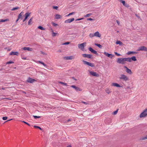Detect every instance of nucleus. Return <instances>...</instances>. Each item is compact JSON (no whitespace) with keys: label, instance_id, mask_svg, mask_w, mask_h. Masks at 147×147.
<instances>
[{"label":"nucleus","instance_id":"1","mask_svg":"<svg viewBox=\"0 0 147 147\" xmlns=\"http://www.w3.org/2000/svg\"><path fill=\"white\" fill-rule=\"evenodd\" d=\"M119 78L120 80H122L125 81H126L129 80L128 78L124 74H121L120 77H119Z\"/></svg>","mask_w":147,"mask_h":147},{"label":"nucleus","instance_id":"2","mask_svg":"<svg viewBox=\"0 0 147 147\" xmlns=\"http://www.w3.org/2000/svg\"><path fill=\"white\" fill-rule=\"evenodd\" d=\"M147 115V108L145 109L143 112H142L140 115V118L143 117H146Z\"/></svg>","mask_w":147,"mask_h":147},{"label":"nucleus","instance_id":"3","mask_svg":"<svg viewBox=\"0 0 147 147\" xmlns=\"http://www.w3.org/2000/svg\"><path fill=\"white\" fill-rule=\"evenodd\" d=\"M124 58H118L117 61V62L123 65L125 64V61Z\"/></svg>","mask_w":147,"mask_h":147},{"label":"nucleus","instance_id":"4","mask_svg":"<svg viewBox=\"0 0 147 147\" xmlns=\"http://www.w3.org/2000/svg\"><path fill=\"white\" fill-rule=\"evenodd\" d=\"M82 61L83 62L84 64L87 65L91 67H93L95 66L94 64L93 63H91L85 60H83Z\"/></svg>","mask_w":147,"mask_h":147},{"label":"nucleus","instance_id":"5","mask_svg":"<svg viewBox=\"0 0 147 147\" xmlns=\"http://www.w3.org/2000/svg\"><path fill=\"white\" fill-rule=\"evenodd\" d=\"M147 51V48L144 46H140L137 49V51Z\"/></svg>","mask_w":147,"mask_h":147},{"label":"nucleus","instance_id":"6","mask_svg":"<svg viewBox=\"0 0 147 147\" xmlns=\"http://www.w3.org/2000/svg\"><path fill=\"white\" fill-rule=\"evenodd\" d=\"M35 81L36 80L35 79L30 77H29L26 80L27 82L31 83H32Z\"/></svg>","mask_w":147,"mask_h":147},{"label":"nucleus","instance_id":"7","mask_svg":"<svg viewBox=\"0 0 147 147\" xmlns=\"http://www.w3.org/2000/svg\"><path fill=\"white\" fill-rule=\"evenodd\" d=\"M86 43L85 42L81 44H79L78 45V48L80 49H81L82 50L84 48V47L85 46L84 45H86Z\"/></svg>","mask_w":147,"mask_h":147},{"label":"nucleus","instance_id":"8","mask_svg":"<svg viewBox=\"0 0 147 147\" xmlns=\"http://www.w3.org/2000/svg\"><path fill=\"white\" fill-rule=\"evenodd\" d=\"M82 56L84 57H87L88 58L92 59V55L91 54H83Z\"/></svg>","mask_w":147,"mask_h":147},{"label":"nucleus","instance_id":"9","mask_svg":"<svg viewBox=\"0 0 147 147\" xmlns=\"http://www.w3.org/2000/svg\"><path fill=\"white\" fill-rule=\"evenodd\" d=\"M90 73L91 75L94 76L98 77L99 76L98 74H97L96 72H94L92 71H90Z\"/></svg>","mask_w":147,"mask_h":147},{"label":"nucleus","instance_id":"10","mask_svg":"<svg viewBox=\"0 0 147 147\" xmlns=\"http://www.w3.org/2000/svg\"><path fill=\"white\" fill-rule=\"evenodd\" d=\"M71 86V87L74 88V89H75V90L77 91H81L82 90V89L81 88H80L76 86L75 85H73Z\"/></svg>","mask_w":147,"mask_h":147},{"label":"nucleus","instance_id":"11","mask_svg":"<svg viewBox=\"0 0 147 147\" xmlns=\"http://www.w3.org/2000/svg\"><path fill=\"white\" fill-rule=\"evenodd\" d=\"M30 13L27 12L25 14V18L23 20V22H25L27 19L28 17L30 16Z\"/></svg>","mask_w":147,"mask_h":147},{"label":"nucleus","instance_id":"12","mask_svg":"<svg viewBox=\"0 0 147 147\" xmlns=\"http://www.w3.org/2000/svg\"><path fill=\"white\" fill-rule=\"evenodd\" d=\"M88 49L90 51L93 53L94 54L96 55L98 54L97 52L96 51L94 50L92 47H89Z\"/></svg>","mask_w":147,"mask_h":147},{"label":"nucleus","instance_id":"13","mask_svg":"<svg viewBox=\"0 0 147 147\" xmlns=\"http://www.w3.org/2000/svg\"><path fill=\"white\" fill-rule=\"evenodd\" d=\"M74 20V19L72 18L71 19H69L65 20V23H70Z\"/></svg>","mask_w":147,"mask_h":147},{"label":"nucleus","instance_id":"14","mask_svg":"<svg viewBox=\"0 0 147 147\" xmlns=\"http://www.w3.org/2000/svg\"><path fill=\"white\" fill-rule=\"evenodd\" d=\"M74 58V57L73 56L65 57H64V59L66 60H71Z\"/></svg>","mask_w":147,"mask_h":147},{"label":"nucleus","instance_id":"15","mask_svg":"<svg viewBox=\"0 0 147 147\" xmlns=\"http://www.w3.org/2000/svg\"><path fill=\"white\" fill-rule=\"evenodd\" d=\"M104 54L106 56H107L108 57H110L111 58H112L114 56L113 55H112L111 54H109L108 53L106 52H105L104 53Z\"/></svg>","mask_w":147,"mask_h":147},{"label":"nucleus","instance_id":"16","mask_svg":"<svg viewBox=\"0 0 147 147\" xmlns=\"http://www.w3.org/2000/svg\"><path fill=\"white\" fill-rule=\"evenodd\" d=\"M19 55V53L18 52H11L9 54L10 55H16L18 56Z\"/></svg>","mask_w":147,"mask_h":147},{"label":"nucleus","instance_id":"17","mask_svg":"<svg viewBox=\"0 0 147 147\" xmlns=\"http://www.w3.org/2000/svg\"><path fill=\"white\" fill-rule=\"evenodd\" d=\"M138 52L136 51H128L127 53V54L128 55H129L131 54H136L138 53Z\"/></svg>","mask_w":147,"mask_h":147},{"label":"nucleus","instance_id":"18","mask_svg":"<svg viewBox=\"0 0 147 147\" xmlns=\"http://www.w3.org/2000/svg\"><path fill=\"white\" fill-rule=\"evenodd\" d=\"M112 86H116L118 87H122V86H121L117 83H113L112 84Z\"/></svg>","mask_w":147,"mask_h":147},{"label":"nucleus","instance_id":"19","mask_svg":"<svg viewBox=\"0 0 147 147\" xmlns=\"http://www.w3.org/2000/svg\"><path fill=\"white\" fill-rule=\"evenodd\" d=\"M23 12H21L18 16V18H20V19H21V20H22L23 19V17L22 16V15L23 14Z\"/></svg>","mask_w":147,"mask_h":147},{"label":"nucleus","instance_id":"20","mask_svg":"<svg viewBox=\"0 0 147 147\" xmlns=\"http://www.w3.org/2000/svg\"><path fill=\"white\" fill-rule=\"evenodd\" d=\"M23 49L24 50H28L29 51H32V49L29 47H24L23 48Z\"/></svg>","mask_w":147,"mask_h":147},{"label":"nucleus","instance_id":"21","mask_svg":"<svg viewBox=\"0 0 147 147\" xmlns=\"http://www.w3.org/2000/svg\"><path fill=\"white\" fill-rule=\"evenodd\" d=\"M94 35L95 36L98 37H100L101 36V35H100L98 32H96L95 33H94Z\"/></svg>","mask_w":147,"mask_h":147},{"label":"nucleus","instance_id":"22","mask_svg":"<svg viewBox=\"0 0 147 147\" xmlns=\"http://www.w3.org/2000/svg\"><path fill=\"white\" fill-rule=\"evenodd\" d=\"M125 61H127L129 62H131V58L128 57V58H125Z\"/></svg>","mask_w":147,"mask_h":147},{"label":"nucleus","instance_id":"23","mask_svg":"<svg viewBox=\"0 0 147 147\" xmlns=\"http://www.w3.org/2000/svg\"><path fill=\"white\" fill-rule=\"evenodd\" d=\"M62 17L61 15L57 14L55 16V18L56 19H59L61 18Z\"/></svg>","mask_w":147,"mask_h":147},{"label":"nucleus","instance_id":"24","mask_svg":"<svg viewBox=\"0 0 147 147\" xmlns=\"http://www.w3.org/2000/svg\"><path fill=\"white\" fill-rule=\"evenodd\" d=\"M126 71L130 74H131L132 73L131 70L129 68H127V69H126Z\"/></svg>","mask_w":147,"mask_h":147},{"label":"nucleus","instance_id":"25","mask_svg":"<svg viewBox=\"0 0 147 147\" xmlns=\"http://www.w3.org/2000/svg\"><path fill=\"white\" fill-rule=\"evenodd\" d=\"M33 18L32 17L29 20L28 22V25H31L32 24V20H33Z\"/></svg>","mask_w":147,"mask_h":147},{"label":"nucleus","instance_id":"26","mask_svg":"<svg viewBox=\"0 0 147 147\" xmlns=\"http://www.w3.org/2000/svg\"><path fill=\"white\" fill-rule=\"evenodd\" d=\"M9 20V19H1L0 20V22H4Z\"/></svg>","mask_w":147,"mask_h":147},{"label":"nucleus","instance_id":"27","mask_svg":"<svg viewBox=\"0 0 147 147\" xmlns=\"http://www.w3.org/2000/svg\"><path fill=\"white\" fill-rule=\"evenodd\" d=\"M120 2H121V3H122L123 4V5H124L125 6H126V4L125 2V1L122 0H120Z\"/></svg>","mask_w":147,"mask_h":147},{"label":"nucleus","instance_id":"28","mask_svg":"<svg viewBox=\"0 0 147 147\" xmlns=\"http://www.w3.org/2000/svg\"><path fill=\"white\" fill-rule=\"evenodd\" d=\"M117 44H119L120 45H122L123 44V43L120 41L117 40L116 43Z\"/></svg>","mask_w":147,"mask_h":147},{"label":"nucleus","instance_id":"29","mask_svg":"<svg viewBox=\"0 0 147 147\" xmlns=\"http://www.w3.org/2000/svg\"><path fill=\"white\" fill-rule=\"evenodd\" d=\"M131 61L132 60L134 61H135L137 60V59L136 58V57H135L134 56H133L132 57H131Z\"/></svg>","mask_w":147,"mask_h":147},{"label":"nucleus","instance_id":"30","mask_svg":"<svg viewBox=\"0 0 147 147\" xmlns=\"http://www.w3.org/2000/svg\"><path fill=\"white\" fill-rule=\"evenodd\" d=\"M95 45L96 46L98 47L99 48H102V46L100 44L97 43H95Z\"/></svg>","mask_w":147,"mask_h":147},{"label":"nucleus","instance_id":"31","mask_svg":"<svg viewBox=\"0 0 147 147\" xmlns=\"http://www.w3.org/2000/svg\"><path fill=\"white\" fill-rule=\"evenodd\" d=\"M38 28L42 30H45V28L43 27L42 26H39L38 27Z\"/></svg>","mask_w":147,"mask_h":147},{"label":"nucleus","instance_id":"32","mask_svg":"<svg viewBox=\"0 0 147 147\" xmlns=\"http://www.w3.org/2000/svg\"><path fill=\"white\" fill-rule=\"evenodd\" d=\"M38 62L39 63H40L41 64H42L43 65H44V66H47V65L45 64L43 62L41 61H38Z\"/></svg>","mask_w":147,"mask_h":147},{"label":"nucleus","instance_id":"33","mask_svg":"<svg viewBox=\"0 0 147 147\" xmlns=\"http://www.w3.org/2000/svg\"><path fill=\"white\" fill-rule=\"evenodd\" d=\"M34 127L36 128L39 129H40L41 130H42V128H41L40 127L36 125H34Z\"/></svg>","mask_w":147,"mask_h":147},{"label":"nucleus","instance_id":"34","mask_svg":"<svg viewBox=\"0 0 147 147\" xmlns=\"http://www.w3.org/2000/svg\"><path fill=\"white\" fill-rule=\"evenodd\" d=\"M20 9V7H14V8H13V9H11V11H14L16 10V9Z\"/></svg>","mask_w":147,"mask_h":147},{"label":"nucleus","instance_id":"35","mask_svg":"<svg viewBox=\"0 0 147 147\" xmlns=\"http://www.w3.org/2000/svg\"><path fill=\"white\" fill-rule=\"evenodd\" d=\"M94 36H95L94 35V34L90 33L89 35V36L91 38L93 37Z\"/></svg>","mask_w":147,"mask_h":147},{"label":"nucleus","instance_id":"36","mask_svg":"<svg viewBox=\"0 0 147 147\" xmlns=\"http://www.w3.org/2000/svg\"><path fill=\"white\" fill-rule=\"evenodd\" d=\"M33 117L35 119L40 118L41 117H40V116H36V115H33Z\"/></svg>","mask_w":147,"mask_h":147},{"label":"nucleus","instance_id":"37","mask_svg":"<svg viewBox=\"0 0 147 147\" xmlns=\"http://www.w3.org/2000/svg\"><path fill=\"white\" fill-rule=\"evenodd\" d=\"M118 109H117L116 111H114L113 112V115H116L117 114V112L118 111Z\"/></svg>","mask_w":147,"mask_h":147},{"label":"nucleus","instance_id":"38","mask_svg":"<svg viewBox=\"0 0 147 147\" xmlns=\"http://www.w3.org/2000/svg\"><path fill=\"white\" fill-rule=\"evenodd\" d=\"M14 63V62L13 61H10L8 62H7L6 63V64H9L11 63Z\"/></svg>","mask_w":147,"mask_h":147},{"label":"nucleus","instance_id":"39","mask_svg":"<svg viewBox=\"0 0 147 147\" xmlns=\"http://www.w3.org/2000/svg\"><path fill=\"white\" fill-rule=\"evenodd\" d=\"M57 34V33H55V32H53V33H52V36H56V35Z\"/></svg>","mask_w":147,"mask_h":147},{"label":"nucleus","instance_id":"40","mask_svg":"<svg viewBox=\"0 0 147 147\" xmlns=\"http://www.w3.org/2000/svg\"><path fill=\"white\" fill-rule=\"evenodd\" d=\"M52 24L53 25V26H55V27H56L58 25L57 24H56L55 23H54L53 22H52Z\"/></svg>","mask_w":147,"mask_h":147},{"label":"nucleus","instance_id":"41","mask_svg":"<svg viewBox=\"0 0 147 147\" xmlns=\"http://www.w3.org/2000/svg\"><path fill=\"white\" fill-rule=\"evenodd\" d=\"M59 83L62 84L63 85H64L65 86H67V84L66 83L63 82H59Z\"/></svg>","mask_w":147,"mask_h":147},{"label":"nucleus","instance_id":"42","mask_svg":"<svg viewBox=\"0 0 147 147\" xmlns=\"http://www.w3.org/2000/svg\"><path fill=\"white\" fill-rule=\"evenodd\" d=\"M70 43V42H66L62 44L63 45H67L69 44Z\"/></svg>","mask_w":147,"mask_h":147},{"label":"nucleus","instance_id":"43","mask_svg":"<svg viewBox=\"0 0 147 147\" xmlns=\"http://www.w3.org/2000/svg\"><path fill=\"white\" fill-rule=\"evenodd\" d=\"M91 15V13H89V14H88L86 15L85 16V17H90V15Z\"/></svg>","mask_w":147,"mask_h":147},{"label":"nucleus","instance_id":"44","mask_svg":"<svg viewBox=\"0 0 147 147\" xmlns=\"http://www.w3.org/2000/svg\"><path fill=\"white\" fill-rule=\"evenodd\" d=\"M22 122L23 123H24L25 124H27V125H28L29 126H30V125L28 123H27V122H26L24 121H23Z\"/></svg>","mask_w":147,"mask_h":147},{"label":"nucleus","instance_id":"45","mask_svg":"<svg viewBox=\"0 0 147 147\" xmlns=\"http://www.w3.org/2000/svg\"><path fill=\"white\" fill-rule=\"evenodd\" d=\"M7 117H3L2 118V119L4 120H7Z\"/></svg>","mask_w":147,"mask_h":147},{"label":"nucleus","instance_id":"46","mask_svg":"<svg viewBox=\"0 0 147 147\" xmlns=\"http://www.w3.org/2000/svg\"><path fill=\"white\" fill-rule=\"evenodd\" d=\"M115 55H117L118 56H119L121 55L119 54L118 53H117V52H115Z\"/></svg>","mask_w":147,"mask_h":147},{"label":"nucleus","instance_id":"47","mask_svg":"<svg viewBox=\"0 0 147 147\" xmlns=\"http://www.w3.org/2000/svg\"><path fill=\"white\" fill-rule=\"evenodd\" d=\"M87 20H88L92 21V20H94V19H92V18H88L87 19Z\"/></svg>","mask_w":147,"mask_h":147},{"label":"nucleus","instance_id":"48","mask_svg":"<svg viewBox=\"0 0 147 147\" xmlns=\"http://www.w3.org/2000/svg\"><path fill=\"white\" fill-rule=\"evenodd\" d=\"M106 93H107L108 94L110 93L111 92L109 90H106Z\"/></svg>","mask_w":147,"mask_h":147},{"label":"nucleus","instance_id":"49","mask_svg":"<svg viewBox=\"0 0 147 147\" xmlns=\"http://www.w3.org/2000/svg\"><path fill=\"white\" fill-rule=\"evenodd\" d=\"M147 139V135H146L145 137L142 138V140H144Z\"/></svg>","mask_w":147,"mask_h":147},{"label":"nucleus","instance_id":"50","mask_svg":"<svg viewBox=\"0 0 147 147\" xmlns=\"http://www.w3.org/2000/svg\"><path fill=\"white\" fill-rule=\"evenodd\" d=\"M53 9H57L58 8V7L57 6H53Z\"/></svg>","mask_w":147,"mask_h":147},{"label":"nucleus","instance_id":"51","mask_svg":"<svg viewBox=\"0 0 147 147\" xmlns=\"http://www.w3.org/2000/svg\"><path fill=\"white\" fill-rule=\"evenodd\" d=\"M84 19V18H79V19H77L76 20V21H79V20H82V19Z\"/></svg>","mask_w":147,"mask_h":147},{"label":"nucleus","instance_id":"52","mask_svg":"<svg viewBox=\"0 0 147 147\" xmlns=\"http://www.w3.org/2000/svg\"><path fill=\"white\" fill-rule=\"evenodd\" d=\"M40 52H41V54L42 55H46V54H45V53H44L42 51H41Z\"/></svg>","mask_w":147,"mask_h":147},{"label":"nucleus","instance_id":"53","mask_svg":"<svg viewBox=\"0 0 147 147\" xmlns=\"http://www.w3.org/2000/svg\"><path fill=\"white\" fill-rule=\"evenodd\" d=\"M75 13L74 12H73L69 13V15H71Z\"/></svg>","mask_w":147,"mask_h":147},{"label":"nucleus","instance_id":"54","mask_svg":"<svg viewBox=\"0 0 147 147\" xmlns=\"http://www.w3.org/2000/svg\"><path fill=\"white\" fill-rule=\"evenodd\" d=\"M20 18H18H18L17 19V20H16V23L17 22H18L19 20L20 19Z\"/></svg>","mask_w":147,"mask_h":147},{"label":"nucleus","instance_id":"55","mask_svg":"<svg viewBox=\"0 0 147 147\" xmlns=\"http://www.w3.org/2000/svg\"><path fill=\"white\" fill-rule=\"evenodd\" d=\"M72 78L75 80L76 81L77 80L74 77H72Z\"/></svg>","mask_w":147,"mask_h":147},{"label":"nucleus","instance_id":"56","mask_svg":"<svg viewBox=\"0 0 147 147\" xmlns=\"http://www.w3.org/2000/svg\"><path fill=\"white\" fill-rule=\"evenodd\" d=\"M82 103H84V104H87V103H86V102H84L82 101Z\"/></svg>","mask_w":147,"mask_h":147},{"label":"nucleus","instance_id":"57","mask_svg":"<svg viewBox=\"0 0 147 147\" xmlns=\"http://www.w3.org/2000/svg\"><path fill=\"white\" fill-rule=\"evenodd\" d=\"M116 22L118 24H119V22L118 20H116Z\"/></svg>","mask_w":147,"mask_h":147},{"label":"nucleus","instance_id":"58","mask_svg":"<svg viewBox=\"0 0 147 147\" xmlns=\"http://www.w3.org/2000/svg\"><path fill=\"white\" fill-rule=\"evenodd\" d=\"M12 120V119H10L9 120H7V121H5V122H7V121H11V120Z\"/></svg>","mask_w":147,"mask_h":147},{"label":"nucleus","instance_id":"59","mask_svg":"<svg viewBox=\"0 0 147 147\" xmlns=\"http://www.w3.org/2000/svg\"><path fill=\"white\" fill-rule=\"evenodd\" d=\"M22 59H24V60H25V59H26V57H23V58H22Z\"/></svg>","mask_w":147,"mask_h":147},{"label":"nucleus","instance_id":"60","mask_svg":"<svg viewBox=\"0 0 147 147\" xmlns=\"http://www.w3.org/2000/svg\"><path fill=\"white\" fill-rule=\"evenodd\" d=\"M6 88H2V89L3 90H5Z\"/></svg>","mask_w":147,"mask_h":147},{"label":"nucleus","instance_id":"61","mask_svg":"<svg viewBox=\"0 0 147 147\" xmlns=\"http://www.w3.org/2000/svg\"><path fill=\"white\" fill-rule=\"evenodd\" d=\"M71 119H68L67 120V122H69V121H71Z\"/></svg>","mask_w":147,"mask_h":147},{"label":"nucleus","instance_id":"62","mask_svg":"<svg viewBox=\"0 0 147 147\" xmlns=\"http://www.w3.org/2000/svg\"><path fill=\"white\" fill-rule=\"evenodd\" d=\"M136 16L137 17H138V18H140V17H139V16H138L136 14Z\"/></svg>","mask_w":147,"mask_h":147},{"label":"nucleus","instance_id":"63","mask_svg":"<svg viewBox=\"0 0 147 147\" xmlns=\"http://www.w3.org/2000/svg\"><path fill=\"white\" fill-rule=\"evenodd\" d=\"M124 67L125 68H126V69H127V68H128L126 66H125Z\"/></svg>","mask_w":147,"mask_h":147},{"label":"nucleus","instance_id":"64","mask_svg":"<svg viewBox=\"0 0 147 147\" xmlns=\"http://www.w3.org/2000/svg\"><path fill=\"white\" fill-rule=\"evenodd\" d=\"M67 147H71V145H69L67 146Z\"/></svg>","mask_w":147,"mask_h":147}]
</instances>
